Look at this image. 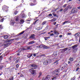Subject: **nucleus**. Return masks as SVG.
I'll return each instance as SVG.
<instances>
[{"label":"nucleus","instance_id":"9","mask_svg":"<svg viewBox=\"0 0 80 80\" xmlns=\"http://www.w3.org/2000/svg\"><path fill=\"white\" fill-rule=\"evenodd\" d=\"M50 78V75H48L44 79V80H49Z\"/></svg>","mask_w":80,"mask_h":80},{"label":"nucleus","instance_id":"24","mask_svg":"<svg viewBox=\"0 0 80 80\" xmlns=\"http://www.w3.org/2000/svg\"><path fill=\"white\" fill-rule=\"evenodd\" d=\"M22 49H23V48H20L19 50H18L17 51L18 53H20L22 51H24V50H22Z\"/></svg>","mask_w":80,"mask_h":80},{"label":"nucleus","instance_id":"51","mask_svg":"<svg viewBox=\"0 0 80 80\" xmlns=\"http://www.w3.org/2000/svg\"><path fill=\"white\" fill-rule=\"evenodd\" d=\"M2 28H3V26L2 25H0V29H2Z\"/></svg>","mask_w":80,"mask_h":80},{"label":"nucleus","instance_id":"21","mask_svg":"<svg viewBox=\"0 0 80 80\" xmlns=\"http://www.w3.org/2000/svg\"><path fill=\"white\" fill-rule=\"evenodd\" d=\"M15 21L16 22H18V20H19V18H18V16H15Z\"/></svg>","mask_w":80,"mask_h":80},{"label":"nucleus","instance_id":"2","mask_svg":"<svg viewBox=\"0 0 80 80\" xmlns=\"http://www.w3.org/2000/svg\"><path fill=\"white\" fill-rule=\"evenodd\" d=\"M52 62V60L51 59H48L46 61H44L43 63L44 65H48L50 64V63Z\"/></svg>","mask_w":80,"mask_h":80},{"label":"nucleus","instance_id":"59","mask_svg":"<svg viewBox=\"0 0 80 80\" xmlns=\"http://www.w3.org/2000/svg\"><path fill=\"white\" fill-rule=\"evenodd\" d=\"M66 75H67V74L66 73H65V75H63V76L62 77V78H64V77H65V76H66Z\"/></svg>","mask_w":80,"mask_h":80},{"label":"nucleus","instance_id":"46","mask_svg":"<svg viewBox=\"0 0 80 80\" xmlns=\"http://www.w3.org/2000/svg\"><path fill=\"white\" fill-rule=\"evenodd\" d=\"M30 5L31 6H33L34 5L33 4V2L31 3Z\"/></svg>","mask_w":80,"mask_h":80},{"label":"nucleus","instance_id":"48","mask_svg":"<svg viewBox=\"0 0 80 80\" xmlns=\"http://www.w3.org/2000/svg\"><path fill=\"white\" fill-rule=\"evenodd\" d=\"M38 20H39L38 19H37L35 22H34L33 23L34 24H35V23H37V22L38 21Z\"/></svg>","mask_w":80,"mask_h":80},{"label":"nucleus","instance_id":"1","mask_svg":"<svg viewBox=\"0 0 80 80\" xmlns=\"http://www.w3.org/2000/svg\"><path fill=\"white\" fill-rule=\"evenodd\" d=\"M78 45L76 44L74 46H72V53H76L77 51L78 50Z\"/></svg>","mask_w":80,"mask_h":80},{"label":"nucleus","instance_id":"5","mask_svg":"<svg viewBox=\"0 0 80 80\" xmlns=\"http://www.w3.org/2000/svg\"><path fill=\"white\" fill-rule=\"evenodd\" d=\"M31 46H28L27 47V48L25 49V48H23V49H21L22 50H32V47Z\"/></svg>","mask_w":80,"mask_h":80},{"label":"nucleus","instance_id":"32","mask_svg":"<svg viewBox=\"0 0 80 80\" xmlns=\"http://www.w3.org/2000/svg\"><path fill=\"white\" fill-rule=\"evenodd\" d=\"M56 21V19L53 18L51 20V22H55Z\"/></svg>","mask_w":80,"mask_h":80},{"label":"nucleus","instance_id":"13","mask_svg":"<svg viewBox=\"0 0 80 80\" xmlns=\"http://www.w3.org/2000/svg\"><path fill=\"white\" fill-rule=\"evenodd\" d=\"M70 7L69 6H68L66 7L65 9H64L63 10V12H66L68 10V9L69 8V7Z\"/></svg>","mask_w":80,"mask_h":80},{"label":"nucleus","instance_id":"61","mask_svg":"<svg viewBox=\"0 0 80 80\" xmlns=\"http://www.w3.org/2000/svg\"><path fill=\"white\" fill-rule=\"evenodd\" d=\"M48 16H52V13L49 14H48Z\"/></svg>","mask_w":80,"mask_h":80},{"label":"nucleus","instance_id":"3","mask_svg":"<svg viewBox=\"0 0 80 80\" xmlns=\"http://www.w3.org/2000/svg\"><path fill=\"white\" fill-rule=\"evenodd\" d=\"M8 7L5 5H4L2 7V10H3V12H5L8 11Z\"/></svg>","mask_w":80,"mask_h":80},{"label":"nucleus","instance_id":"34","mask_svg":"<svg viewBox=\"0 0 80 80\" xmlns=\"http://www.w3.org/2000/svg\"><path fill=\"white\" fill-rule=\"evenodd\" d=\"M20 61V60L18 59L16 60V61H15V63L16 64H17V63H18V62Z\"/></svg>","mask_w":80,"mask_h":80},{"label":"nucleus","instance_id":"22","mask_svg":"<svg viewBox=\"0 0 80 80\" xmlns=\"http://www.w3.org/2000/svg\"><path fill=\"white\" fill-rule=\"evenodd\" d=\"M43 48L44 49H48V47L45 45H43Z\"/></svg>","mask_w":80,"mask_h":80},{"label":"nucleus","instance_id":"37","mask_svg":"<svg viewBox=\"0 0 80 80\" xmlns=\"http://www.w3.org/2000/svg\"><path fill=\"white\" fill-rule=\"evenodd\" d=\"M5 20V19H4V18H3L0 19V22H3V20Z\"/></svg>","mask_w":80,"mask_h":80},{"label":"nucleus","instance_id":"57","mask_svg":"<svg viewBox=\"0 0 80 80\" xmlns=\"http://www.w3.org/2000/svg\"><path fill=\"white\" fill-rule=\"evenodd\" d=\"M63 8H61V9H60V10H59V12H62V11H63Z\"/></svg>","mask_w":80,"mask_h":80},{"label":"nucleus","instance_id":"54","mask_svg":"<svg viewBox=\"0 0 80 80\" xmlns=\"http://www.w3.org/2000/svg\"><path fill=\"white\" fill-rule=\"evenodd\" d=\"M18 67H19V65L18 64H17L16 65V68H18Z\"/></svg>","mask_w":80,"mask_h":80},{"label":"nucleus","instance_id":"26","mask_svg":"<svg viewBox=\"0 0 80 80\" xmlns=\"http://www.w3.org/2000/svg\"><path fill=\"white\" fill-rule=\"evenodd\" d=\"M4 39H7V38H8V36L7 35L4 36Z\"/></svg>","mask_w":80,"mask_h":80},{"label":"nucleus","instance_id":"55","mask_svg":"<svg viewBox=\"0 0 80 80\" xmlns=\"http://www.w3.org/2000/svg\"><path fill=\"white\" fill-rule=\"evenodd\" d=\"M38 53H37L36 54H33V56H34V57H36V55H38Z\"/></svg>","mask_w":80,"mask_h":80},{"label":"nucleus","instance_id":"8","mask_svg":"<svg viewBox=\"0 0 80 80\" xmlns=\"http://www.w3.org/2000/svg\"><path fill=\"white\" fill-rule=\"evenodd\" d=\"M7 69L9 70V72H12L13 71V69H14V68H12V67H9V68H7Z\"/></svg>","mask_w":80,"mask_h":80},{"label":"nucleus","instance_id":"16","mask_svg":"<svg viewBox=\"0 0 80 80\" xmlns=\"http://www.w3.org/2000/svg\"><path fill=\"white\" fill-rule=\"evenodd\" d=\"M32 56H33V54H32V53L29 54H28L27 57H28V58H30V57H32Z\"/></svg>","mask_w":80,"mask_h":80},{"label":"nucleus","instance_id":"47","mask_svg":"<svg viewBox=\"0 0 80 80\" xmlns=\"http://www.w3.org/2000/svg\"><path fill=\"white\" fill-rule=\"evenodd\" d=\"M67 49H68V48H64L62 50H64L65 51H67Z\"/></svg>","mask_w":80,"mask_h":80},{"label":"nucleus","instance_id":"14","mask_svg":"<svg viewBox=\"0 0 80 80\" xmlns=\"http://www.w3.org/2000/svg\"><path fill=\"white\" fill-rule=\"evenodd\" d=\"M18 11L17 10H14L13 14L14 15H17L18 14Z\"/></svg>","mask_w":80,"mask_h":80},{"label":"nucleus","instance_id":"6","mask_svg":"<svg viewBox=\"0 0 80 80\" xmlns=\"http://www.w3.org/2000/svg\"><path fill=\"white\" fill-rule=\"evenodd\" d=\"M29 72L31 74L34 75L35 73V70L32 69H29Z\"/></svg>","mask_w":80,"mask_h":80},{"label":"nucleus","instance_id":"10","mask_svg":"<svg viewBox=\"0 0 80 80\" xmlns=\"http://www.w3.org/2000/svg\"><path fill=\"white\" fill-rule=\"evenodd\" d=\"M28 29L26 30L25 31H23L22 32H20L17 35V36H19V35H22V34H23L24 33V32L26 31V30H27Z\"/></svg>","mask_w":80,"mask_h":80},{"label":"nucleus","instance_id":"52","mask_svg":"<svg viewBox=\"0 0 80 80\" xmlns=\"http://www.w3.org/2000/svg\"><path fill=\"white\" fill-rule=\"evenodd\" d=\"M68 35H72V33H71L68 32L67 33Z\"/></svg>","mask_w":80,"mask_h":80},{"label":"nucleus","instance_id":"30","mask_svg":"<svg viewBox=\"0 0 80 80\" xmlns=\"http://www.w3.org/2000/svg\"><path fill=\"white\" fill-rule=\"evenodd\" d=\"M58 8H57L56 9H53L52 10V12H56V11H57V10H58Z\"/></svg>","mask_w":80,"mask_h":80},{"label":"nucleus","instance_id":"36","mask_svg":"<svg viewBox=\"0 0 80 80\" xmlns=\"http://www.w3.org/2000/svg\"><path fill=\"white\" fill-rule=\"evenodd\" d=\"M54 34H57V33L59 34V33H58V32H57V31H56V30L54 31Z\"/></svg>","mask_w":80,"mask_h":80},{"label":"nucleus","instance_id":"12","mask_svg":"<svg viewBox=\"0 0 80 80\" xmlns=\"http://www.w3.org/2000/svg\"><path fill=\"white\" fill-rule=\"evenodd\" d=\"M77 11V10L75 8H73L71 11V13H76Z\"/></svg>","mask_w":80,"mask_h":80},{"label":"nucleus","instance_id":"20","mask_svg":"<svg viewBox=\"0 0 80 80\" xmlns=\"http://www.w3.org/2000/svg\"><path fill=\"white\" fill-rule=\"evenodd\" d=\"M53 55L54 56H55V57H57V52H54L53 53Z\"/></svg>","mask_w":80,"mask_h":80},{"label":"nucleus","instance_id":"18","mask_svg":"<svg viewBox=\"0 0 80 80\" xmlns=\"http://www.w3.org/2000/svg\"><path fill=\"white\" fill-rule=\"evenodd\" d=\"M69 61H70L71 62H72L73 61V58H71V57H70L69 58Z\"/></svg>","mask_w":80,"mask_h":80},{"label":"nucleus","instance_id":"39","mask_svg":"<svg viewBox=\"0 0 80 80\" xmlns=\"http://www.w3.org/2000/svg\"><path fill=\"white\" fill-rule=\"evenodd\" d=\"M55 13V12H53L52 13V14L53 15V16L54 17H57V14H54Z\"/></svg>","mask_w":80,"mask_h":80},{"label":"nucleus","instance_id":"60","mask_svg":"<svg viewBox=\"0 0 80 80\" xmlns=\"http://www.w3.org/2000/svg\"><path fill=\"white\" fill-rule=\"evenodd\" d=\"M68 66V64H67L65 63L64 64V66H65V67H67Z\"/></svg>","mask_w":80,"mask_h":80},{"label":"nucleus","instance_id":"50","mask_svg":"<svg viewBox=\"0 0 80 80\" xmlns=\"http://www.w3.org/2000/svg\"><path fill=\"white\" fill-rule=\"evenodd\" d=\"M14 23H15V22L13 21H12L11 22V25H13V24H14Z\"/></svg>","mask_w":80,"mask_h":80},{"label":"nucleus","instance_id":"31","mask_svg":"<svg viewBox=\"0 0 80 80\" xmlns=\"http://www.w3.org/2000/svg\"><path fill=\"white\" fill-rule=\"evenodd\" d=\"M39 75L38 76V78H40V77H41V76L42 75V72H39Z\"/></svg>","mask_w":80,"mask_h":80},{"label":"nucleus","instance_id":"58","mask_svg":"<svg viewBox=\"0 0 80 80\" xmlns=\"http://www.w3.org/2000/svg\"><path fill=\"white\" fill-rule=\"evenodd\" d=\"M79 69H80V68H78L76 70V71H77L78 70H79Z\"/></svg>","mask_w":80,"mask_h":80},{"label":"nucleus","instance_id":"19","mask_svg":"<svg viewBox=\"0 0 80 80\" xmlns=\"http://www.w3.org/2000/svg\"><path fill=\"white\" fill-rule=\"evenodd\" d=\"M47 21H45L43 22L42 23V25L43 26L44 25H45L47 23Z\"/></svg>","mask_w":80,"mask_h":80},{"label":"nucleus","instance_id":"43","mask_svg":"<svg viewBox=\"0 0 80 80\" xmlns=\"http://www.w3.org/2000/svg\"><path fill=\"white\" fill-rule=\"evenodd\" d=\"M68 22V21H65V22H63V23H62V24H63V25H65V23H67Z\"/></svg>","mask_w":80,"mask_h":80},{"label":"nucleus","instance_id":"27","mask_svg":"<svg viewBox=\"0 0 80 80\" xmlns=\"http://www.w3.org/2000/svg\"><path fill=\"white\" fill-rule=\"evenodd\" d=\"M50 38V37H45L44 38L45 40L47 41V40L48 39H49V38Z\"/></svg>","mask_w":80,"mask_h":80},{"label":"nucleus","instance_id":"63","mask_svg":"<svg viewBox=\"0 0 80 80\" xmlns=\"http://www.w3.org/2000/svg\"><path fill=\"white\" fill-rule=\"evenodd\" d=\"M53 35H54L53 33H52L50 35V36H53Z\"/></svg>","mask_w":80,"mask_h":80},{"label":"nucleus","instance_id":"44","mask_svg":"<svg viewBox=\"0 0 80 80\" xmlns=\"http://www.w3.org/2000/svg\"><path fill=\"white\" fill-rule=\"evenodd\" d=\"M67 4H65L62 6V7L65 8L67 7Z\"/></svg>","mask_w":80,"mask_h":80},{"label":"nucleus","instance_id":"40","mask_svg":"<svg viewBox=\"0 0 80 80\" xmlns=\"http://www.w3.org/2000/svg\"><path fill=\"white\" fill-rule=\"evenodd\" d=\"M56 78H57V76H56L55 77H53V78H52V80H55L56 79Z\"/></svg>","mask_w":80,"mask_h":80},{"label":"nucleus","instance_id":"35","mask_svg":"<svg viewBox=\"0 0 80 80\" xmlns=\"http://www.w3.org/2000/svg\"><path fill=\"white\" fill-rule=\"evenodd\" d=\"M2 68H3V66L2 65H0V70H2Z\"/></svg>","mask_w":80,"mask_h":80},{"label":"nucleus","instance_id":"29","mask_svg":"<svg viewBox=\"0 0 80 80\" xmlns=\"http://www.w3.org/2000/svg\"><path fill=\"white\" fill-rule=\"evenodd\" d=\"M24 22H25V21H24L23 20H20V22L21 23V24H23Z\"/></svg>","mask_w":80,"mask_h":80},{"label":"nucleus","instance_id":"25","mask_svg":"<svg viewBox=\"0 0 80 80\" xmlns=\"http://www.w3.org/2000/svg\"><path fill=\"white\" fill-rule=\"evenodd\" d=\"M42 45H40L39 46H37L36 47L38 48H42Z\"/></svg>","mask_w":80,"mask_h":80},{"label":"nucleus","instance_id":"28","mask_svg":"<svg viewBox=\"0 0 80 80\" xmlns=\"http://www.w3.org/2000/svg\"><path fill=\"white\" fill-rule=\"evenodd\" d=\"M35 43V42L33 41H30L29 42V44H33V43Z\"/></svg>","mask_w":80,"mask_h":80},{"label":"nucleus","instance_id":"45","mask_svg":"<svg viewBox=\"0 0 80 80\" xmlns=\"http://www.w3.org/2000/svg\"><path fill=\"white\" fill-rule=\"evenodd\" d=\"M75 77H74L73 78L71 79V80H74L75 79Z\"/></svg>","mask_w":80,"mask_h":80},{"label":"nucleus","instance_id":"11","mask_svg":"<svg viewBox=\"0 0 80 80\" xmlns=\"http://www.w3.org/2000/svg\"><path fill=\"white\" fill-rule=\"evenodd\" d=\"M74 36L75 37V38H76V37H80V32H78L76 33L74 35Z\"/></svg>","mask_w":80,"mask_h":80},{"label":"nucleus","instance_id":"53","mask_svg":"<svg viewBox=\"0 0 80 80\" xmlns=\"http://www.w3.org/2000/svg\"><path fill=\"white\" fill-rule=\"evenodd\" d=\"M41 29H40V27L38 28L37 30H40Z\"/></svg>","mask_w":80,"mask_h":80},{"label":"nucleus","instance_id":"23","mask_svg":"<svg viewBox=\"0 0 80 80\" xmlns=\"http://www.w3.org/2000/svg\"><path fill=\"white\" fill-rule=\"evenodd\" d=\"M8 46V43H6L4 44V47L5 48L6 47H7Z\"/></svg>","mask_w":80,"mask_h":80},{"label":"nucleus","instance_id":"15","mask_svg":"<svg viewBox=\"0 0 80 80\" xmlns=\"http://www.w3.org/2000/svg\"><path fill=\"white\" fill-rule=\"evenodd\" d=\"M21 18H25V17H26V16H25V13H21Z\"/></svg>","mask_w":80,"mask_h":80},{"label":"nucleus","instance_id":"49","mask_svg":"<svg viewBox=\"0 0 80 80\" xmlns=\"http://www.w3.org/2000/svg\"><path fill=\"white\" fill-rule=\"evenodd\" d=\"M2 60V55H1L0 56V60Z\"/></svg>","mask_w":80,"mask_h":80},{"label":"nucleus","instance_id":"41","mask_svg":"<svg viewBox=\"0 0 80 80\" xmlns=\"http://www.w3.org/2000/svg\"><path fill=\"white\" fill-rule=\"evenodd\" d=\"M14 40V39H12L9 40L8 41L9 42H12V41H13Z\"/></svg>","mask_w":80,"mask_h":80},{"label":"nucleus","instance_id":"38","mask_svg":"<svg viewBox=\"0 0 80 80\" xmlns=\"http://www.w3.org/2000/svg\"><path fill=\"white\" fill-rule=\"evenodd\" d=\"M32 2H33L34 5H36V4H37V2H36V1H34Z\"/></svg>","mask_w":80,"mask_h":80},{"label":"nucleus","instance_id":"7","mask_svg":"<svg viewBox=\"0 0 80 80\" xmlns=\"http://www.w3.org/2000/svg\"><path fill=\"white\" fill-rule=\"evenodd\" d=\"M31 67L33 68V69L35 70L37 69V67H38V65L36 64H32L31 65Z\"/></svg>","mask_w":80,"mask_h":80},{"label":"nucleus","instance_id":"17","mask_svg":"<svg viewBox=\"0 0 80 80\" xmlns=\"http://www.w3.org/2000/svg\"><path fill=\"white\" fill-rule=\"evenodd\" d=\"M35 34H33L31 36H30L29 37L30 39H33L35 38Z\"/></svg>","mask_w":80,"mask_h":80},{"label":"nucleus","instance_id":"64","mask_svg":"<svg viewBox=\"0 0 80 80\" xmlns=\"http://www.w3.org/2000/svg\"><path fill=\"white\" fill-rule=\"evenodd\" d=\"M47 32H44L43 33H42L41 34H45V33H46Z\"/></svg>","mask_w":80,"mask_h":80},{"label":"nucleus","instance_id":"42","mask_svg":"<svg viewBox=\"0 0 80 80\" xmlns=\"http://www.w3.org/2000/svg\"><path fill=\"white\" fill-rule=\"evenodd\" d=\"M58 61H59L58 60H56L55 62H54V64H55V63H57Z\"/></svg>","mask_w":80,"mask_h":80},{"label":"nucleus","instance_id":"33","mask_svg":"<svg viewBox=\"0 0 80 80\" xmlns=\"http://www.w3.org/2000/svg\"><path fill=\"white\" fill-rule=\"evenodd\" d=\"M8 80H13V77H11L9 78Z\"/></svg>","mask_w":80,"mask_h":80},{"label":"nucleus","instance_id":"4","mask_svg":"<svg viewBox=\"0 0 80 80\" xmlns=\"http://www.w3.org/2000/svg\"><path fill=\"white\" fill-rule=\"evenodd\" d=\"M60 69H57L55 70L53 72V73H54L55 74L54 75H58V73H60Z\"/></svg>","mask_w":80,"mask_h":80},{"label":"nucleus","instance_id":"56","mask_svg":"<svg viewBox=\"0 0 80 80\" xmlns=\"http://www.w3.org/2000/svg\"><path fill=\"white\" fill-rule=\"evenodd\" d=\"M17 60V58H14V61H15V60Z\"/></svg>","mask_w":80,"mask_h":80},{"label":"nucleus","instance_id":"62","mask_svg":"<svg viewBox=\"0 0 80 80\" xmlns=\"http://www.w3.org/2000/svg\"><path fill=\"white\" fill-rule=\"evenodd\" d=\"M56 23H57V22H53V24L54 25H56Z\"/></svg>","mask_w":80,"mask_h":80}]
</instances>
